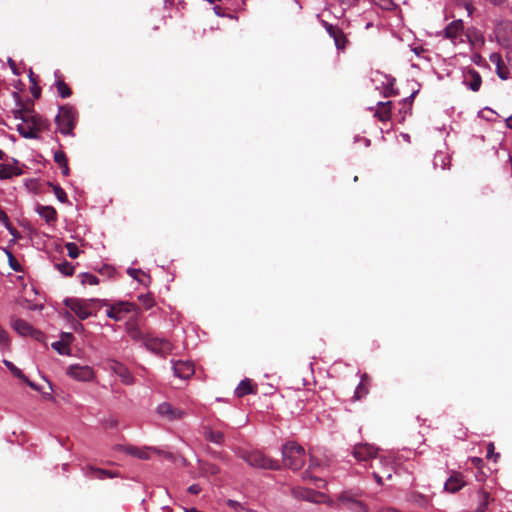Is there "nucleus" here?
<instances>
[{
    "instance_id": "obj_1",
    "label": "nucleus",
    "mask_w": 512,
    "mask_h": 512,
    "mask_svg": "<svg viewBox=\"0 0 512 512\" xmlns=\"http://www.w3.org/2000/svg\"><path fill=\"white\" fill-rule=\"evenodd\" d=\"M15 119L22 122L17 125V131L26 139H38L39 134L49 128V122L34 110L33 104L14 110Z\"/></svg>"
},
{
    "instance_id": "obj_2",
    "label": "nucleus",
    "mask_w": 512,
    "mask_h": 512,
    "mask_svg": "<svg viewBox=\"0 0 512 512\" xmlns=\"http://www.w3.org/2000/svg\"><path fill=\"white\" fill-rule=\"evenodd\" d=\"M282 457L284 466L292 470H299L305 464V450L295 442H287L283 446Z\"/></svg>"
},
{
    "instance_id": "obj_3",
    "label": "nucleus",
    "mask_w": 512,
    "mask_h": 512,
    "mask_svg": "<svg viewBox=\"0 0 512 512\" xmlns=\"http://www.w3.org/2000/svg\"><path fill=\"white\" fill-rule=\"evenodd\" d=\"M77 119V110L70 105H63L59 108V113L55 118V122L61 134L73 136V130L76 126Z\"/></svg>"
},
{
    "instance_id": "obj_4",
    "label": "nucleus",
    "mask_w": 512,
    "mask_h": 512,
    "mask_svg": "<svg viewBox=\"0 0 512 512\" xmlns=\"http://www.w3.org/2000/svg\"><path fill=\"white\" fill-rule=\"evenodd\" d=\"M361 496V490L351 489L342 491L338 495L337 500L340 505L346 507L352 512H368V507L360 500Z\"/></svg>"
},
{
    "instance_id": "obj_5",
    "label": "nucleus",
    "mask_w": 512,
    "mask_h": 512,
    "mask_svg": "<svg viewBox=\"0 0 512 512\" xmlns=\"http://www.w3.org/2000/svg\"><path fill=\"white\" fill-rule=\"evenodd\" d=\"M241 458L255 468L270 470H278L280 468L278 460L272 459L260 451L243 452Z\"/></svg>"
},
{
    "instance_id": "obj_6",
    "label": "nucleus",
    "mask_w": 512,
    "mask_h": 512,
    "mask_svg": "<svg viewBox=\"0 0 512 512\" xmlns=\"http://www.w3.org/2000/svg\"><path fill=\"white\" fill-rule=\"evenodd\" d=\"M144 346L155 355L166 357L173 351V344L164 338L153 337L151 335L144 338Z\"/></svg>"
},
{
    "instance_id": "obj_7",
    "label": "nucleus",
    "mask_w": 512,
    "mask_h": 512,
    "mask_svg": "<svg viewBox=\"0 0 512 512\" xmlns=\"http://www.w3.org/2000/svg\"><path fill=\"white\" fill-rule=\"evenodd\" d=\"M321 25L325 28L328 35L333 38L335 47L338 51L344 52L349 44V39L344 31L325 20H321Z\"/></svg>"
},
{
    "instance_id": "obj_8",
    "label": "nucleus",
    "mask_w": 512,
    "mask_h": 512,
    "mask_svg": "<svg viewBox=\"0 0 512 512\" xmlns=\"http://www.w3.org/2000/svg\"><path fill=\"white\" fill-rule=\"evenodd\" d=\"M94 301H95L94 299L87 301V300H81V299H77V298H67L64 301V304L72 312H74L79 319L85 320L91 315V312L89 310V303L94 302Z\"/></svg>"
},
{
    "instance_id": "obj_9",
    "label": "nucleus",
    "mask_w": 512,
    "mask_h": 512,
    "mask_svg": "<svg viewBox=\"0 0 512 512\" xmlns=\"http://www.w3.org/2000/svg\"><path fill=\"white\" fill-rule=\"evenodd\" d=\"M137 309L136 305L127 301H119L110 305L107 316L115 321L123 319V315Z\"/></svg>"
},
{
    "instance_id": "obj_10",
    "label": "nucleus",
    "mask_w": 512,
    "mask_h": 512,
    "mask_svg": "<svg viewBox=\"0 0 512 512\" xmlns=\"http://www.w3.org/2000/svg\"><path fill=\"white\" fill-rule=\"evenodd\" d=\"M13 328L22 336H30L37 341H44V334L35 329L32 325L23 319H16L13 321Z\"/></svg>"
},
{
    "instance_id": "obj_11",
    "label": "nucleus",
    "mask_w": 512,
    "mask_h": 512,
    "mask_svg": "<svg viewBox=\"0 0 512 512\" xmlns=\"http://www.w3.org/2000/svg\"><path fill=\"white\" fill-rule=\"evenodd\" d=\"M495 35L498 42L502 45H512V21L499 22L495 28Z\"/></svg>"
},
{
    "instance_id": "obj_12",
    "label": "nucleus",
    "mask_w": 512,
    "mask_h": 512,
    "mask_svg": "<svg viewBox=\"0 0 512 512\" xmlns=\"http://www.w3.org/2000/svg\"><path fill=\"white\" fill-rule=\"evenodd\" d=\"M174 375L180 379L187 380L195 373L194 364L191 361H172Z\"/></svg>"
},
{
    "instance_id": "obj_13",
    "label": "nucleus",
    "mask_w": 512,
    "mask_h": 512,
    "mask_svg": "<svg viewBox=\"0 0 512 512\" xmlns=\"http://www.w3.org/2000/svg\"><path fill=\"white\" fill-rule=\"evenodd\" d=\"M377 454L378 448L367 443L357 444L353 448V456L358 461H368L370 459L376 458Z\"/></svg>"
},
{
    "instance_id": "obj_14",
    "label": "nucleus",
    "mask_w": 512,
    "mask_h": 512,
    "mask_svg": "<svg viewBox=\"0 0 512 512\" xmlns=\"http://www.w3.org/2000/svg\"><path fill=\"white\" fill-rule=\"evenodd\" d=\"M157 412L160 416L169 421L182 419L186 413L185 411L173 407L170 403L164 402L157 407Z\"/></svg>"
},
{
    "instance_id": "obj_15",
    "label": "nucleus",
    "mask_w": 512,
    "mask_h": 512,
    "mask_svg": "<svg viewBox=\"0 0 512 512\" xmlns=\"http://www.w3.org/2000/svg\"><path fill=\"white\" fill-rule=\"evenodd\" d=\"M292 494L295 498L306 500L313 503L322 502V498H324V494L317 492L313 489L301 488L297 487L292 490Z\"/></svg>"
},
{
    "instance_id": "obj_16",
    "label": "nucleus",
    "mask_w": 512,
    "mask_h": 512,
    "mask_svg": "<svg viewBox=\"0 0 512 512\" xmlns=\"http://www.w3.org/2000/svg\"><path fill=\"white\" fill-rule=\"evenodd\" d=\"M68 374L79 381H91L94 377V372L89 366L71 365Z\"/></svg>"
},
{
    "instance_id": "obj_17",
    "label": "nucleus",
    "mask_w": 512,
    "mask_h": 512,
    "mask_svg": "<svg viewBox=\"0 0 512 512\" xmlns=\"http://www.w3.org/2000/svg\"><path fill=\"white\" fill-rule=\"evenodd\" d=\"M392 115V102H378L374 117H376L381 122H387L391 119Z\"/></svg>"
},
{
    "instance_id": "obj_18",
    "label": "nucleus",
    "mask_w": 512,
    "mask_h": 512,
    "mask_svg": "<svg viewBox=\"0 0 512 512\" xmlns=\"http://www.w3.org/2000/svg\"><path fill=\"white\" fill-rule=\"evenodd\" d=\"M463 29H464L463 21L455 20L446 26V28L444 29V35L447 39L454 41L458 37L462 36Z\"/></svg>"
},
{
    "instance_id": "obj_19",
    "label": "nucleus",
    "mask_w": 512,
    "mask_h": 512,
    "mask_svg": "<svg viewBox=\"0 0 512 512\" xmlns=\"http://www.w3.org/2000/svg\"><path fill=\"white\" fill-rule=\"evenodd\" d=\"M36 212L42 217L47 224L51 225L54 224L58 219L57 211L52 206H44L41 204H38L36 206Z\"/></svg>"
},
{
    "instance_id": "obj_20",
    "label": "nucleus",
    "mask_w": 512,
    "mask_h": 512,
    "mask_svg": "<svg viewBox=\"0 0 512 512\" xmlns=\"http://www.w3.org/2000/svg\"><path fill=\"white\" fill-rule=\"evenodd\" d=\"M464 82L472 91L476 92L481 87L482 78L476 70L469 69L464 76Z\"/></svg>"
},
{
    "instance_id": "obj_21",
    "label": "nucleus",
    "mask_w": 512,
    "mask_h": 512,
    "mask_svg": "<svg viewBox=\"0 0 512 512\" xmlns=\"http://www.w3.org/2000/svg\"><path fill=\"white\" fill-rule=\"evenodd\" d=\"M465 485V482L463 481V476L459 472H454L449 479L445 483V490L450 493H455L459 491L463 486Z\"/></svg>"
},
{
    "instance_id": "obj_22",
    "label": "nucleus",
    "mask_w": 512,
    "mask_h": 512,
    "mask_svg": "<svg viewBox=\"0 0 512 512\" xmlns=\"http://www.w3.org/2000/svg\"><path fill=\"white\" fill-rule=\"evenodd\" d=\"M113 371L117 374L122 382L126 385H131L134 382V378L128 368L119 362H115L112 366Z\"/></svg>"
},
{
    "instance_id": "obj_23",
    "label": "nucleus",
    "mask_w": 512,
    "mask_h": 512,
    "mask_svg": "<svg viewBox=\"0 0 512 512\" xmlns=\"http://www.w3.org/2000/svg\"><path fill=\"white\" fill-rule=\"evenodd\" d=\"M151 450L156 451V449L139 448V447L132 446V445H128V446H125L123 448V451L126 454L131 455L133 457H137V458L142 459V460L150 459V451Z\"/></svg>"
},
{
    "instance_id": "obj_24",
    "label": "nucleus",
    "mask_w": 512,
    "mask_h": 512,
    "mask_svg": "<svg viewBox=\"0 0 512 512\" xmlns=\"http://www.w3.org/2000/svg\"><path fill=\"white\" fill-rule=\"evenodd\" d=\"M254 393H256V385H254L250 379L242 380L235 390L237 397H244Z\"/></svg>"
},
{
    "instance_id": "obj_25",
    "label": "nucleus",
    "mask_w": 512,
    "mask_h": 512,
    "mask_svg": "<svg viewBox=\"0 0 512 512\" xmlns=\"http://www.w3.org/2000/svg\"><path fill=\"white\" fill-rule=\"evenodd\" d=\"M23 171L10 164H0V180L10 179L13 176L22 175Z\"/></svg>"
},
{
    "instance_id": "obj_26",
    "label": "nucleus",
    "mask_w": 512,
    "mask_h": 512,
    "mask_svg": "<svg viewBox=\"0 0 512 512\" xmlns=\"http://www.w3.org/2000/svg\"><path fill=\"white\" fill-rule=\"evenodd\" d=\"M490 61L496 65V68H497V74L498 76L501 78V79H508L509 78V71L508 69L505 67L501 57L499 54H492L490 56Z\"/></svg>"
},
{
    "instance_id": "obj_27",
    "label": "nucleus",
    "mask_w": 512,
    "mask_h": 512,
    "mask_svg": "<svg viewBox=\"0 0 512 512\" xmlns=\"http://www.w3.org/2000/svg\"><path fill=\"white\" fill-rule=\"evenodd\" d=\"M126 330L130 338L137 341H142L144 343V338L148 335H145L138 327L136 322H127Z\"/></svg>"
},
{
    "instance_id": "obj_28",
    "label": "nucleus",
    "mask_w": 512,
    "mask_h": 512,
    "mask_svg": "<svg viewBox=\"0 0 512 512\" xmlns=\"http://www.w3.org/2000/svg\"><path fill=\"white\" fill-rule=\"evenodd\" d=\"M4 364L5 366L13 373L14 376H16L17 378L23 380L24 382L27 383L28 386H30L32 389L34 390H38V387L33 383L31 382L23 373L22 371L17 368L12 362L10 361H7V360H4Z\"/></svg>"
},
{
    "instance_id": "obj_29",
    "label": "nucleus",
    "mask_w": 512,
    "mask_h": 512,
    "mask_svg": "<svg viewBox=\"0 0 512 512\" xmlns=\"http://www.w3.org/2000/svg\"><path fill=\"white\" fill-rule=\"evenodd\" d=\"M54 161L60 166L62 169L63 176H68L70 173V169L68 166V159L66 157V154L59 150L54 153Z\"/></svg>"
},
{
    "instance_id": "obj_30",
    "label": "nucleus",
    "mask_w": 512,
    "mask_h": 512,
    "mask_svg": "<svg viewBox=\"0 0 512 512\" xmlns=\"http://www.w3.org/2000/svg\"><path fill=\"white\" fill-rule=\"evenodd\" d=\"M477 495L479 503L475 508V512H485L491 500L490 494L486 490L480 489Z\"/></svg>"
},
{
    "instance_id": "obj_31",
    "label": "nucleus",
    "mask_w": 512,
    "mask_h": 512,
    "mask_svg": "<svg viewBox=\"0 0 512 512\" xmlns=\"http://www.w3.org/2000/svg\"><path fill=\"white\" fill-rule=\"evenodd\" d=\"M204 438L215 444H222L224 442V433L221 431H214L210 428H205Z\"/></svg>"
},
{
    "instance_id": "obj_32",
    "label": "nucleus",
    "mask_w": 512,
    "mask_h": 512,
    "mask_svg": "<svg viewBox=\"0 0 512 512\" xmlns=\"http://www.w3.org/2000/svg\"><path fill=\"white\" fill-rule=\"evenodd\" d=\"M56 89L61 98H68L72 94L71 88L61 78H59L56 82Z\"/></svg>"
},
{
    "instance_id": "obj_33",
    "label": "nucleus",
    "mask_w": 512,
    "mask_h": 512,
    "mask_svg": "<svg viewBox=\"0 0 512 512\" xmlns=\"http://www.w3.org/2000/svg\"><path fill=\"white\" fill-rule=\"evenodd\" d=\"M55 267L59 272H61L65 276H72L75 271V267L68 261H63L61 263H56Z\"/></svg>"
},
{
    "instance_id": "obj_34",
    "label": "nucleus",
    "mask_w": 512,
    "mask_h": 512,
    "mask_svg": "<svg viewBox=\"0 0 512 512\" xmlns=\"http://www.w3.org/2000/svg\"><path fill=\"white\" fill-rule=\"evenodd\" d=\"M367 376L366 375H363L362 376V381L360 382V384L357 386L355 392H354V399L355 400H361L364 396H366L369 392L368 390V387L366 386V384L364 383V381L366 380Z\"/></svg>"
},
{
    "instance_id": "obj_35",
    "label": "nucleus",
    "mask_w": 512,
    "mask_h": 512,
    "mask_svg": "<svg viewBox=\"0 0 512 512\" xmlns=\"http://www.w3.org/2000/svg\"><path fill=\"white\" fill-rule=\"evenodd\" d=\"M128 274L144 285H147V283L145 282V279L150 280V277L140 269L130 268V269H128Z\"/></svg>"
},
{
    "instance_id": "obj_36",
    "label": "nucleus",
    "mask_w": 512,
    "mask_h": 512,
    "mask_svg": "<svg viewBox=\"0 0 512 512\" xmlns=\"http://www.w3.org/2000/svg\"><path fill=\"white\" fill-rule=\"evenodd\" d=\"M86 476L94 479L103 480L105 479L104 469L88 466Z\"/></svg>"
},
{
    "instance_id": "obj_37",
    "label": "nucleus",
    "mask_w": 512,
    "mask_h": 512,
    "mask_svg": "<svg viewBox=\"0 0 512 512\" xmlns=\"http://www.w3.org/2000/svg\"><path fill=\"white\" fill-rule=\"evenodd\" d=\"M0 222H2V223L5 225V227L8 229V231H9L13 236H15L16 234H18L17 229H16V228H14V227L12 226V224L10 223L9 218H8V216H7L6 212H5L4 210H2L1 208H0Z\"/></svg>"
},
{
    "instance_id": "obj_38",
    "label": "nucleus",
    "mask_w": 512,
    "mask_h": 512,
    "mask_svg": "<svg viewBox=\"0 0 512 512\" xmlns=\"http://www.w3.org/2000/svg\"><path fill=\"white\" fill-rule=\"evenodd\" d=\"M52 347L62 355H68L70 353V348L67 346L66 340L57 341L52 344Z\"/></svg>"
},
{
    "instance_id": "obj_39",
    "label": "nucleus",
    "mask_w": 512,
    "mask_h": 512,
    "mask_svg": "<svg viewBox=\"0 0 512 512\" xmlns=\"http://www.w3.org/2000/svg\"><path fill=\"white\" fill-rule=\"evenodd\" d=\"M10 344H11V342H10L8 333L0 325V348L8 349L10 347Z\"/></svg>"
},
{
    "instance_id": "obj_40",
    "label": "nucleus",
    "mask_w": 512,
    "mask_h": 512,
    "mask_svg": "<svg viewBox=\"0 0 512 512\" xmlns=\"http://www.w3.org/2000/svg\"><path fill=\"white\" fill-rule=\"evenodd\" d=\"M65 248L68 251L69 257L72 259L77 258L80 254V250H79L78 246L73 242L66 243Z\"/></svg>"
},
{
    "instance_id": "obj_41",
    "label": "nucleus",
    "mask_w": 512,
    "mask_h": 512,
    "mask_svg": "<svg viewBox=\"0 0 512 512\" xmlns=\"http://www.w3.org/2000/svg\"><path fill=\"white\" fill-rule=\"evenodd\" d=\"M138 299L146 309H150L154 306V299L151 294H142L138 296Z\"/></svg>"
},
{
    "instance_id": "obj_42",
    "label": "nucleus",
    "mask_w": 512,
    "mask_h": 512,
    "mask_svg": "<svg viewBox=\"0 0 512 512\" xmlns=\"http://www.w3.org/2000/svg\"><path fill=\"white\" fill-rule=\"evenodd\" d=\"M53 191H54V194H55L56 198L61 203L68 202L67 194H66V192L60 186H58V185L53 186Z\"/></svg>"
},
{
    "instance_id": "obj_43",
    "label": "nucleus",
    "mask_w": 512,
    "mask_h": 512,
    "mask_svg": "<svg viewBox=\"0 0 512 512\" xmlns=\"http://www.w3.org/2000/svg\"><path fill=\"white\" fill-rule=\"evenodd\" d=\"M82 277V284H88V285H97L99 284V279L93 275V274H89V273H84L81 275Z\"/></svg>"
},
{
    "instance_id": "obj_44",
    "label": "nucleus",
    "mask_w": 512,
    "mask_h": 512,
    "mask_svg": "<svg viewBox=\"0 0 512 512\" xmlns=\"http://www.w3.org/2000/svg\"><path fill=\"white\" fill-rule=\"evenodd\" d=\"M6 253L8 256L9 266L16 272L21 271L22 267H21L20 263L18 262V260L15 258V256L9 251H6Z\"/></svg>"
},
{
    "instance_id": "obj_45",
    "label": "nucleus",
    "mask_w": 512,
    "mask_h": 512,
    "mask_svg": "<svg viewBox=\"0 0 512 512\" xmlns=\"http://www.w3.org/2000/svg\"><path fill=\"white\" fill-rule=\"evenodd\" d=\"M494 450H495L494 444L489 443L487 445V458H489V459L494 458V460L496 461L500 455H499V453H495Z\"/></svg>"
},
{
    "instance_id": "obj_46",
    "label": "nucleus",
    "mask_w": 512,
    "mask_h": 512,
    "mask_svg": "<svg viewBox=\"0 0 512 512\" xmlns=\"http://www.w3.org/2000/svg\"><path fill=\"white\" fill-rule=\"evenodd\" d=\"M413 500L415 502H417L422 507H426L428 505L427 498L422 495H417V494L413 495Z\"/></svg>"
},
{
    "instance_id": "obj_47",
    "label": "nucleus",
    "mask_w": 512,
    "mask_h": 512,
    "mask_svg": "<svg viewBox=\"0 0 512 512\" xmlns=\"http://www.w3.org/2000/svg\"><path fill=\"white\" fill-rule=\"evenodd\" d=\"M31 93L33 95L34 98L38 99L41 95V88L36 84H33L32 88H31Z\"/></svg>"
},
{
    "instance_id": "obj_48",
    "label": "nucleus",
    "mask_w": 512,
    "mask_h": 512,
    "mask_svg": "<svg viewBox=\"0 0 512 512\" xmlns=\"http://www.w3.org/2000/svg\"><path fill=\"white\" fill-rule=\"evenodd\" d=\"M416 93H417V91L413 92L409 97L405 98L403 100V106H409V109H411V105H412V102L414 100Z\"/></svg>"
},
{
    "instance_id": "obj_49",
    "label": "nucleus",
    "mask_w": 512,
    "mask_h": 512,
    "mask_svg": "<svg viewBox=\"0 0 512 512\" xmlns=\"http://www.w3.org/2000/svg\"><path fill=\"white\" fill-rule=\"evenodd\" d=\"M188 492L196 495L201 492V487L198 484H193V485L189 486Z\"/></svg>"
},
{
    "instance_id": "obj_50",
    "label": "nucleus",
    "mask_w": 512,
    "mask_h": 512,
    "mask_svg": "<svg viewBox=\"0 0 512 512\" xmlns=\"http://www.w3.org/2000/svg\"><path fill=\"white\" fill-rule=\"evenodd\" d=\"M64 340H66L67 346L69 347L71 341L73 340V335L71 333H63L60 341Z\"/></svg>"
},
{
    "instance_id": "obj_51",
    "label": "nucleus",
    "mask_w": 512,
    "mask_h": 512,
    "mask_svg": "<svg viewBox=\"0 0 512 512\" xmlns=\"http://www.w3.org/2000/svg\"><path fill=\"white\" fill-rule=\"evenodd\" d=\"M117 476V473L110 470H104V478H114Z\"/></svg>"
},
{
    "instance_id": "obj_52",
    "label": "nucleus",
    "mask_w": 512,
    "mask_h": 512,
    "mask_svg": "<svg viewBox=\"0 0 512 512\" xmlns=\"http://www.w3.org/2000/svg\"><path fill=\"white\" fill-rule=\"evenodd\" d=\"M213 10H214V12H215V14H216L217 16L223 17V16L225 15V14H224V12H223L222 7H220V6H215V7L213 8Z\"/></svg>"
},
{
    "instance_id": "obj_53",
    "label": "nucleus",
    "mask_w": 512,
    "mask_h": 512,
    "mask_svg": "<svg viewBox=\"0 0 512 512\" xmlns=\"http://www.w3.org/2000/svg\"><path fill=\"white\" fill-rule=\"evenodd\" d=\"M218 471H219V469L215 465H211L209 467V472L212 474H216V473H218Z\"/></svg>"
},
{
    "instance_id": "obj_54",
    "label": "nucleus",
    "mask_w": 512,
    "mask_h": 512,
    "mask_svg": "<svg viewBox=\"0 0 512 512\" xmlns=\"http://www.w3.org/2000/svg\"><path fill=\"white\" fill-rule=\"evenodd\" d=\"M506 125L512 129V115L506 119Z\"/></svg>"
},
{
    "instance_id": "obj_55",
    "label": "nucleus",
    "mask_w": 512,
    "mask_h": 512,
    "mask_svg": "<svg viewBox=\"0 0 512 512\" xmlns=\"http://www.w3.org/2000/svg\"><path fill=\"white\" fill-rule=\"evenodd\" d=\"M29 78L33 84H36V77L34 76V73L32 71H30Z\"/></svg>"
},
{
    "instance_id": "obj_56",
    "label": "nucleus",
    "mask_w": 512,
    "mask_h": 512,
    "mask_svg": "<svg viewBox=\"0 0 512 512\" xmlns=\"http://www.w3.org/2000/svg\"><path fill=\"white\" fill-rule=\"evenodd\" d=\"M472 462L476 465H479L482 462V459L474 457L472 458Z\"/></svg>"
},
{
    "instance_id": "obj_57",
    "label": "nucleus",
    "mask_w": 512,
    "mask_h": 512,
    "mask_svg": "<svg viewBox=\"0 0 512 512\" xmlns=\"http://www.w3.org/2000/svg\"><path fill=\"white\" fill-rule=\"evenodd\" d=\"M374 478L378 484H382V478L378 474L374 473Z\"/></svg>"
},
{
    "instance_id": "obj_58",
    "label": "nucleus",
    "mask_w": 512,
    "mask_h": 512,
    "mask_svg": "<svg viewBox=\"0 0 512 512\" xmlns=\"http://www.w3.org/2000/svg\"><path fill=\"white\" fill-rule=\"evenodd\" d=\"M6 157V154L0 149V160H4Z\"/></svg>"
},
{
    "instance_id": "obj_59",
    "label": "nucleus",
    "mask_w": 512,
    "mask_h": 512,
    "mask_svg": "<svg viewBox=\"0 0 512 512\" xmlns=\"http://www.w3.org/2000/svg\"><path fill=\"white\" fill-rule=\"evenodd\" d=\"M76 330H81L83 331L84 330V326L81 324V323H78L77 327H76Z\"/></svg>"
},
{
    "instance_id": "obj_60",
    "label": "nucleus",
    "mask_w": 512,
    "mask_h": 512,
    "mask_svg": "<svg viewBox=\"0 0 512 512\" xmlns=\"http://www.w3.org/2000/svg\"><path fill=\"white\" fill-rule=\"evenodd\" d=\"M307 477H310V474H309V471H308V470H306V471L304 472V478H307Z\"/></svg>"
},
{
    "instance_id": "obj_61",
    "label": "nucleus",
    "mask_w": 512,
    "mask_h": 512,
    "mask_svg": "<svg viewBox=\"0 0 512 512\" xmlns=\"http://www.w3.org/2000/svg\"><path fill=\"white\" fill-rule=\"evenodd\" d=\"M316 466V463H313V461H311L310 465H309V469H311L312 467Z\"/></svg>"
},
{
    "instance_id": "obj_62",
    "label": "nucleus",
    "mask_w": 512,
    "mask_h": 512,
    "mask_svg": "<svg viewBox=\"0 0 512 512\" xmlns=\"http://www.w3.org/2000/svg\"><path fill=\"white\" fill-rule=\"evenodd\" d=\"M10 63H11V67H14V62L12 60H10Z\"/></svg>"
}]
</instances>
